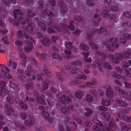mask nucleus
<instances>
[{
    "label": "nucleus",
    "mask_w": 131,
    "mask_h": 131,
    "mask_svg": "<svg viewBox=\"0 0 131 131\" xmlns=\"http://www.w3.org/2000/svg\"><path fill=\"white\" fill-rule=\"evenodd\" d=\"M104 2L105 3L108 4V7L103 8V12L101 13V11L98 9H95L96 12L98 15L99 13L100 15L101 14L105 18L109 17L111 19L116 20L117 17L115 14L112 13L110 14L108 12L111 11H116L118 10L119 9L118 5L114 0H104Z\"/></svg>",
    "instance_id": "nucleus-1"
},
{
    "label": "nucleus",
    "mask_w": 131,
    "mask_h": 131,
    "mask_svg": "<svg viewBox=\"0 0 131 131\" xmlns=\"http://www.w3.org/2000/svg\"><path fill=\"white\" fill-rule=\"evenodd\" d=\"M13 14L14 17L16 18L20 23L18 22H16L14 20H10L11 22L13 25L16 26H19L20 24L24 25L26 24V22H27L29 25L27 26V28L25 29V30L28 33H32L33 30V28L31 25L32 22L29 19V18H28V19H26L25 21L22 18V17L20 16L17 17V15L18 14L20 15H23L24 14L20 9H18L14 10L13 11Z\"/></svg>",
    "instance_id": "nucleus-2"
},
{
    "label": "nucleus",
    "mask_w": 131,
    "mask_h": 131,
    "mask_svg": "<svg viewBox=\"0 0 131 131\" xmlns=\"http://www.w3.org/2000/svg\"><path fill=\"white\" fill-rule=\"evenodd\" d=\"M93 122L99 127L95 125H94L93 127L96 131H111V129L108 126H105V127L103 126V124L97 118H95L93 120Z\"/></svg>",
    "instance_id": "nucleus-3"
},
{
    "label": "nucleus",
    "mask_w": 131,
    "mask_h": 131,
    "mask_svg": "<svg viewBox=\"0 0 131 131\" xmlns=\"http://www.w3.org/2000/svg\"><path fill=\"white\" fill-rule=\"evenodd\" d=\"M115 56L117 58H115L114 57L113 60H111L115 63L119 64V61L123 59H129L131 58V53L128 52L121 53H117L115 54Z\"/></svg>",
    "instance_id": "nucleus-4"
},
{
    "label": "nucleus",
    "mask_w": 131,
    "mask_h": 131,
    "mask_svg": "<svg viewBox=\"0 0 131 131\" xmlns=\"http://www.w3.org/2000/svg\"><path fill=\"white\" fill-rule=\"evenodd\" d=\"M118 40V38H117L113 37L109 40V42L113 43L111 45L107 44L104 41L102 42V44L103 46H106L107 47L109 51H114V47L118 48L119 47V45L117 44Z\"/></svg>",
    "instance_id": "nucleus-5"
},
{
    "label": "nucleus",
    "mask_w": 131,
    "mask_h": 131,
    "mask_svg": "<svg viewBox=\"0 0 131 131\" xmlns=\"http://www.w3.org/2000/svg\"><path fill=\"white\" fill-rule=\"evenodd\" d=\"M101 34L103 33L104 36H109L110 35V32L106 31V29L105 28H102L99 30L93 29L90 32L87 33V36L89 37L92 38L93 37L94 33Z\"/></svg>",
    "instance_id": "nucleus-6"
},
{
    "label": "nucleus",
    "mask_w": 131,
    "mask_h": 131,
    "mask_svg": "<svg viewBox=\"0 0 131 131\" xmlns=\"http://www.w3.org/2000/svg\"><path fill=\"white\" fill-rule=\"evenodd\" d=\"M131 26V24L129 22L123 23L121 25V27L123 28V31H120L121 34H123L124 37L127 39H129L131 38V35L128 34L127 29V28Z\"/></svg>",
    "instance_id": "nucleus-7"
},
{
    "label": "nucleus",
    "mask_w": 131,
    "mask_h": 131,
    "mask_svg": "<svg viewBox=\"0 0 131 131\" xmlns=\"http://www.w3.org/2000/svg\"><path fill=\"white\" fill-rule=\"evenodd\" d=\"M37 71L36 70H34L32 68L31 65L30 64L28 65L27 66V70L25 71V73L26 75L29 77H31V79L33 80L36 79V74Z\"/></svg>",
    "instance_id": "nucleus-8"
},
{
    "label": "nucleus",
    "mask_w": 131,
    "mask_h": 131,
    "mask_svg": "<svg viewBox=\"0 0 131 131\" xmlns=\"http://www.w3.org/2000/svg\"><path fill=\"white\" fill-rule=\"evenodd\" d=\"M101 114L104 117L105 119L109 123V126L111 128H113L114 129H116V128L117 127V126L115 124V122H113V120H112L110 118V114L108 112H105L102 113Z\"/></svg>",
    "instance_id": "nucleus-9"
},
{
    "label": "nucleus",
    "mask_w": 131,
    "mask_h": 131,
    "mask_svg": "<svg viewBox=\"0 0 131 131\" xmlns=\"http://www.w3.org/2000/svg\"><path fill=\"white\" fill-rule=\"evenodd\" d=\"M95 63L98 65V68L100 71L101 72H103V71L102 68L104 67L110 70L112 69V67L108 63H105L103 65L102 61L101 59H99L96 60L95 61Z\"/></svg>",
    "instance_id": "nucleus-10"
},
{
    "label": "nucleus",
    "mask_w": 131,
    "mask_h": 131,
    "mask_svg": "<svg viewBox=\"0 0 131 131\" xmlns=\"http://www.w3.org/2000/svg\"><path fill=\"white\" fill-rule=\"evenodd\" d=\"M47 24L50 27L55 29L56 31L59 32L61 31L62 32H64L66 30V25L65 24H61L58 27H57L55 24L52 23H47Z\"/></svg>",
    "instance_id": "nucleus-11"
},
{
    "label": "nucleus",
    "mask_w": 131,
    "mask_h": 131,
    "mask_svg": "<svg viewBox=\"0 0 131 131\" xmlns=\"http://www.w3.org/2000/svg\"><path fill=\"white\" fill-rule=\"evenodd\" d=\"M37 36L41 40V42L45 45L47 46H49L51 43V41L46 37L43 36L40 33L38 32L37 33Z\"/></svg>",
    "instance_id": "nucleus-12"
},
{
    "label": "nucleus",
    "mask_w": 131,
    "mask_h": 131,
    "mask_svg": "<svg viewBox=\"0 0 131 131\" xmlns=\"http://www.w3.org/2000/svg\"><path fill=\"white\" fill-rule=\"evenodd\" d=\"M115 89L117 90L119 93V95L121 97V99H123L124 97L129 100H131V97L128 95L127 92L121 90L119 87L115 86Z\"/></svg>",
    "instance_id": "nucleus-13"
},
{
    "label": "nucleus",
    "mask_w": 131,
    "mask_h": 131,
    "mask_svg": "<svg viewBox=\"0 0 131 131\" xmlns=\"http://www.w3.org/2000/svg\"><path fill=\"white\" fill-rule=\"evenodd\" d=\"M6 85L4 81L0 83V96L5 97L9 93V91L5 88Z\"/></svg>",
    "instance_id": "nucleus-14"
},
{
    "label": "nucleus",
    "mask_w": 131,
    "mask_h": 131,
    "mask_svg": "<svg viewBox=\"0 0 131 131\" xmlns=\"http://www.w3.org/2000/svg\"><path fill=\"white\" fill-rule=\"evenodd\" d=\"M95 54L97 56L101 55L102 58L104 59L110 58L111 60H113L114 58V56L113 54H107L103 53L101 54L100 52L97 51L95 52Z\"/></svg>",
    "instance_id": "nucleus-15"
},
{
    "label": "nucleus",
    "mask_w": 131,
    "mask_h": 131,
    "mask_svg": "<svg viewBox=\"0 0 131 131\" xmlns=\"http://www.w3.org/2000/svg\"><path fill=\"white\" fill-rule=\"evenodd\" d=\"M118 117L121 120H124L127 123H131V117H129L126 115H123L121 113H119L118 114Z\"/></svg>",
    "instance_id": "nucleus-16"
},
{
    "label": "nucleus",
    "mask_w": 131,
    "mask_h": 131,
    "mask_svg": "<svg viewBox=\"0 0 131 131\" xmlns=\"http://www.w3.org/2000/svg\"><path fill=\"white\" fill-rule=\"evenodd\" d=\"M5 106L6 113L8 115H11L14 111L13 109L8 104H6Z\"/></svg>",
    "instance_id": "nucleus-17"
},
{
    "label": "nucleus",
    "mask_w": 131,
    "mask_h": 131,
    "mask_svg": "<svg viewBox=\"0 0 131 131\" xmlns=\"http://www.w3.org/2000/svg\"><path fill=\"white\" fill-rule=\"evenodd\" d=\"M119 125L121 126L122 130L124 131H131V128L126 125L125 123L122 122H119Z\"/></svg>",
    "instance_id": "nucleus-18"
},
{
    "label": "nucleus",
    "mask_w": 131,
    "mask_h": 131,
    "mask_svg": "<svg viewBox=\"0 0 131 131\" xmlns=\"http://www.w3.org/2000/svg\"><path fill=\"white\" fill-rule=\"evenodd\" d=\"M116 103L117 106H121L126 107L127 105V103L126 102L119 99L116 100Z\"/></svg>",
    "instance_id": "nucleus-19"
},
{
    "label": "nucleus",
    "mask_w": 131,
    "mask_h": 131,
    "mask_svg": "<svg viewBox=\"0 0 131 131\" xmlns=\"http://www.w3.org/2000/svg\"><path fill=\"white\" fill-rule=\"evenodd\" d=\"M27 45L25 46L24 48L26 52H28L31 51L33 48V46L32 44H29L28 41H26Z\"/></svg>",
    "instance_id": "nucleus-20"
},
{
    "label": "nucleus",
    "mask_w": 131,
    "mask_h": 131,
    "mask_svg": "<svg viewBox=\"0 0 131 131\" xmlns=\"http://www.w3.org/2000/svg\"><path fill=\"white\" fill-rule=\"evenodd\" d=\"M72 43L71 42H66V48L69 50H72L74 52H76L77 51V49L72 46Z\"/></svg>",
    "instance_id": "nucleus-21"
},
{
    "label": "nucleus",
    "mask_w": 131,
    "mask_h": 131,
    "mask_svg": "<svg viewBox=\"0 0 131 131\" xmlns=\"http://www.w3.org/2000/svg\"><path fill=\"white\" fill-rule=\"evenodd\" d=\"M43 72L48 77H51L52 76L51 72L48 70V68L46 67H44V69Z\"/></svg>",
    "instance_id": "nucleus-22"
},
{
    "label": "nucleus",
    "mask_w": 131,
    "mask_h": 131,
    "mask_svg": "<svg viewBox=\"0 0 131 131\" xmlns=\"http://www.w3.org/2000/svg\"><path fill=\"white\" fill-rule=\"evenodd\" d=\"M37 102L38 104H41L43 105H46V102L40 96H37L36 97Z\"/></svg>",
    "instance_id": "nucleus-23"
},
{
    "label": "nucleus",
    "mask_w": 131,
    "mask_h": 131,
    "mask_svg": "<svg viewBox=\"0 0 131 131\" xmlns=\"http://www.w3.org/2000/svg\"><path fill=\"white\" fill-rule=\"evenodd\" d=\"M56 95L58 98L60 99V101L63 103H64L66 102V97L65 96H62L60 93H58V95Z\"/></svg>",
    "instance_id": "nucleus-24"
},
{
    "label": "nucleus",
    "mask_w": 131,
    "mask_h": 131,
    "mask_svg": "<svg viewBox=\"0 0 131 131\" xmlns=\"http://www.w3.org/2000/svg\"><path fill=\"white\" fill-rule=\"evenodd\" d=\"M36 56L39 57L41 61L45 60L46 59V55L45 54L37 53Z\"/></svg>",
    "instance_id": "nucleus-25"
},
{
    "label": "nucleus",
    "mask_w": 131,
    "mask_h": 131,
    "mask_svg": "<svg viewBox=\"0 0 131 131\" xmlns=\"http://www.w3.org/2000/svg\"><path fill=\"white\" fill-rule=\"evenodd\" d=\"M106 96L110 98L112 97L114 95L113 92L111 89L106 90Z\"/></svg>",
    "instance_id": "nucleus-26"
},
{
    "label": "nucleus",
    "mask_w": 131,
    "mask_h": 131,
    "mask_svg": "<svg viewBox=\"0 0 131 131\" xmlns=\"http://www.w3.org/2000/svg\"><path fill=\"white\" fill-rule=\"evenodd\" d=\"M82 54L83 55L84 58L86 59L85 60V62L86 63H90L91 62V59H86L88 58V57L89 56V53L88 52H83Z\"/></svg>",
    "instance_id": "nucleus-27"
},
{
    "label": "nucleus",
    "mask_w": 131,
    "mask_h": 131,
    "mask_svg": "<svg viewBox=\"0 0 131 131\" xmlns=\"http://www.w3.org/2000/svg\"><path fill=\"white\" fill-rule=\"evenodd\" d=\"M94 17L95 18H97L98 19V21L97 22L94 21L93 22V27H97L98 26L99 22L100 21V19L99 17H98V16L97 14L94 15Z\"/></svg>",
    "instance_id": "nucleus-28"
},
{
    "label": "nucleus",
    "mask_w": 131,
    "mask_h": 131,
    "mask_svg": "<svg viewBox=\"0 0 131 131\" xmlns=\"http://www.w3.org/2000/svg\"><path fill=\"white\" fill-rule=\"evenodd\" d=\"M9 85L10 89H12L14 91L17 90V86L16 85L11 81L9 82Z\"/></svg>",
    "instance_id": "nucleus-29"
},
{
    "label": "nucleus",
    "mask_w": 131,
    "mask_h": 131,
    "mask_svg": "<svg viewBox=\"0 0 131 131\" xmlns=\"http://www.w3.org/2000/svg\"><path fill=\"white\" fill-rule=\"evenodd\" d=\"M83 93L81 91H78L75 93L76 97L78 99H80L83 95Z\"/></svg>",
    "instance_id": "nucleus-30"
},
{
    "label": "nucleus",
    "mask_w": 131,
    "mask_h": 131,
    "mask_svg": "<svg viewBox=\"0 0 131 131\" xmlns=\"http://www.w3.org/2000/svg\"><path fill=\"white\" fill-rule=\"evenodd\" d=\"M62 3L61 2H59V4L60 6H61L60 8V12L61 14L64 13H65V8L63 7L65 6V4L64 3H63L62 4H61Z\"/></svg>",
    "instance_id": "nucleus-31"
},
{
    "label": "nucleus",
    "mask_w": 131,
    "mask_h": 131,
    "mask_svg": "<svg viewBox=\"0 0 131 131\" xmlns=\"http://www.w3.org/2000/svg\"><path fill=\"white\" fill-rule=\"evenodd\" d=\"M74 18L75 20L79 22H82L83 21V17L81 15L75 16L74 17Z\"/></svg>",
    "instance_id": "nucleus-32"
},
{
    "label": "nucleus",
    "mask_w": 131,
    "mask_h": 131,
    "mask_svg": "<svg viewBox=\"0 0 131 131\" xmlns=\"http://www.w3.org/2000/svg\"><path fill=\"white\" fill-rule=\"evenodd\" d=\"M44 13L45 15H47L49 17H53L54 16V14L48 9H46Z\"/></svg>",
    "instance_id": "nucleus-33"
},
{
    "label": "nucleus",
    "mask_w": 131,
    "mask_h": 131,
    "mask_svg": "<svg viewBox=\"0 0 131 131\" xmlns=\"http://www.w3.org/2000/svg\"><path fill=\"white\" fill-rule=\"evenodd\" d=\"M1 71L2 73L8 79H10L12 78V77L11 75L9 74L8 73H7L5 71L2 70Z\"/></svg>",
    "instance_id": "nucleus-34"
},
{
    "label": "nucleus",
    "mask_w": 131,
    "mask_h": 131,
    "mask_svg": "<svg viewBox=\"0 0 131 131\" xmlns=\"http://www.w3.org/2000/svg\"><path fill=\"white\" fill-rule=\"evenodd\" d=\"M72 52L71 51L66 50V58L69 59L73 58L74 56L71 55Z\"/></svg>",
    "instance_id": "nucleus-35"
},
{
    "label": "nucleus",
    "mask_w": 131,
    "mask_h": 131,
    "mask_svg": "<svg viewBox=\"0 0 131 131\" xmlns=\"http://www.w3.org/2000/svg\"><path fill=\"white\" fill-rule=\"evenodd\" d=\"M25 125L28 126H30L34 124V122L29 120H26L25 121Z\"/></svg>",
    "instance_id": "nucleus-36"
},
{
    "label": "nucleus",
    "mask_w": 131,
    "mask_h": 131,
    "mask_svg": "<svg viewBox=\"0 0 131 131\" xmlns=\"http://www.w3.org/2000/svg\"><path fill=\"white\" fill-rule=\"evenodd\" d=\"M85 110L88 112L84 113L85 115L87 116H89L91 115H92L93 114V112L90 109L88 108H85Z\"/></svg>",
    "instance_id": "nucleus-37"
},
{
    "label": "nucleus",
    "mask_w": 131,
    "mask_h": 131,
    "mask_svg": "<svg viewBox=\"0 0 131 131\" xmlns=\"http://www.w3.org/2000/svg\"><path fill=\"white\" fill-rule=\"evenodd\" d=\"M86 100L89 102H91L94 100L93 97L90 94L86 95Z\"/></svg>",
    "instance_id": "nucleus-38"
},
{
    "label": "nucleus",
    "mask_w": 131,
    "mask_h": 131,
    "mask_svg": "<svg viewBox=\"0 0 131 131\" xmlns=\"http://www.w3.org/2000/svg\"><path fill=\"white\" fill-rule=\"evenodd\" d=\"M111 74L113 77L117 79H119L121 78V75L117 72L112 71L111 72Z\"/></svg>",
    "instance_id": "nucleus-39"
},
{
    "label": "nucleus",
    "mask_w": 131,
    "mask_h": 131,
    "mask_svg": "<svg viewBox=\"0 0 131 131\" xmlns=\"http://www.w3.org/2000/svg\"><path fill=\"white\" fill-rule=\"evenodd\" d=\"M101 103L102 105L107 106H108L110 104V101L107 100H102Z\"/></svg>",
    "instance_id": "nucleus-40"
},
{
    "label": "nucleus",
    "mask_w": 131,
    "mask_h": 131,
    "mask_svg": "<svg viewBox=\"0 0 131 131\" xmlns=\"http://www.w3.org/2000/svg\"><path fill=\"white\" fill-rule=\"evenodd\" d=\"M39 26L44 31H46L47 29V27L45 24L42 23H40L38 24Z\"/></svg>",
    "instance_id": "nucleus-41"
},
{
    "label": "nucleus",
    "mask_w": 131,
    "mask_h": 131,
    "mask_svg": "<svg viewBox=\"0 0 131 131\" xmlns=\"http://www.w3.org/2000/svg\"><path fill=\"white\" fill-rule=\"evenodd\" d=\"M75 78L85 80L86 79V77L82 74H78L75 76Z\"/></svg>",
    "instance_id": "nucleus-42"
},
{
    "label": "nucleus",
    "mask_w": 131,
    "mask_h": 131,
    "mask_svg": "<svg viewBox=\"0 0 131 131\" xmlns=\"http://www.w3.org/2000/svg\"><path fill=\"white\" fill-rule=\"evenodd\" d=\"M80 47L81 49L84 51H87L89 49L88 46L84 43H81Z\"/></svg>",
    "instance_id": "nucleus-43"
},
{
    "label": "nucleus",
    "mask_w": 131,
    "mask_h": 131,
    "mask_svg": "<svg viewBox=\"0 0 131 131\" xmlns=\"http://www.w3.org/2000/svg\"><path fill=\"white\" fill-rule=\"evenodd\" d=\"M14 125L18 128L22 129H25V127L20 123L15 122L14 123Z\"/></svg>",
    "instance_id": "nucleus-44"
},
{
    "label": "nucleus",
    "mask_w": 131,
    "mask_h": 131,
    "mask_svg": "<svg viewBox=\"0 0 131 131\" xmlns=\"http://www.w3.org/2000/svg\"><path fill=\"white\" fill-rule=\"evenodd\" d=\"M89 45L90 46L92 47L93 49H94L96 50H97L98 47L96 45L94 44L91 41H90L89 43Z\"/></svg>",
    "instance_id": "nucleus-45"
},
{
    "label": "nucleus",
    "mask_w": 131,
    "mask_h": 131,
    "mask_svg": "<svg viewBox=\"0 0 131 131\" xmlns=\"http://www.w3.org/2000/svg\"><path fill=\"white\" fill-rule=\"evenodd\" d=\"M51 55L53 58L59 60H61L62 59L61 57L56 53H52Z\"/></svg>",
    "instance_id": "nucleus-46"
},
{
    "label": "nucleus",
    "mask_w": 131,
    "mask_h": 131,
    "mask_svg": "<svg viewBox=\"0 0 131 131\" xmlns=\"http://www.w3.org/2000/svg\"><path fill=\"white\" fill-rule=\"evenodd\" d=\"M71 64L72 65L77 66L78 65L81 66L82 64V63L80 61H78L76 62H71Z\"/></svg>",
    "instance_id": "nucleus-47"
},
{
    "label": "nucleus",
    "mask_w": 131,
    "mask_h": 131,
    "mask_svg": "<svg viewBox=\"0 0 131 131\" xmlns=\"http://www.w3.org/2000/svg\"><path fill=\"white\" fill-rule=\"evenodd\" d=\"M38 7L41 10L43 9V4L42 1H40L38 3Z\"/></svg>",
    "instance_id": "nucleus-48"
},
{
    "label": "nucleus",
    "mask_w": 131,
    "mask_h": 131,
    "mask_svg": "<svg viewBox=\"0 0 131 131\" xmlns=\"http://www.w3.org/2000/svg\"><path fill=\"white\" fill-rule=\"evenodd\" d=\"M86 4L88 6H93L95 4L92 1L88 0L86 2Z\"/></svg>",
    "instance_id": "nucleus-49"
},
{
    "label": "nucleus",
    "mask_w": 131,
    "mask_h": 131,
    "mask_svg": "<svg viewBox=\"0 0 131 131\" xmlns=\"http://www.w3.org/2000/svg\"><path fill=\"white\" fill-rule=\"evenodd\" d=\"M33 86V85L32 83H27L26 85V87L27 90L28 91L30 89H32Z\"/></svg>",
    "instance_id": "nucleus-50"
},
{
    "label": "nucleus",
    "mask_w": 131,
    "mask_h": 131,
    "mask_svg": "<svg viewBox=\"0 0 131 131\" xmlns=\"http://www.w3.org/2000/svg\"><path fill=\"white\" fill-rule=\"evenodd\" d=\"M42 82H44V84L42 85L43 90L44 91L47 89L48 88V84L44 81H42Z\"/></svg>",
    "instance_id": "nucleus-51"
},
{
    "label": "nucleus",
    "mask_w": 131,
    "mask_h": 131,
    "mask_svg": "<svg viewBox=\"0 0 131 131\" xmlns=\"http://www.w3.org/2000/svg\"><path fill=\"white\" fill-rule=\"evenodd\" d=\"M26 3L28 5L30 6L32 5L33 3V0H24Z\"/></svg>",
    "instance_id": "nucleus-52"
},
{
    "label": "nucleus",
    "mask_w": 131,
    "mask_h": 131,
    "mask_svg": "<svg viewBox=\"0 0 131 131\" xmlns=\"http://www.w3.org/2000/svg\"><path fill=\"white\" fill-rule=\"evenodd\" d=\"M15 101L17 103H18L19 105H21L23 103V102L20 101L18 97H13Z\"/></svg>",
    "instance_id": "nucleus-53"
},
{
    "label": "nucleus",
    "mask_w": 131,
    "mask_h": 131,
    "mask_svg": "<svg viewBox=\"0 0 131 131\" xmlns=\"http://www.w3.org/2000/svg\"><path fill=\"white\" fill-rule=\"evenodd\" d=\"M6 99L7 102L9 103L12 104L13 103V99L9 96L6 97Z\"/></svg>",
    "instance_id": "nucleus-54"
},
{
    "label": "nucleus",
    "mask_w": 131,
    "mask_h": 131,
    "mask_svg": "<svg viewBox=\"0 0 131 131\" xmlns=\"http://www.w3.org/2000/svg\"><path fill=\"white\" fill-rule=\"evenodd\" d=\"M98 108L99 110L101 111H105L107 110V109L106 107L102 106H99Z\"/></svg>",
    "instance_id": "nucleus-55"
},
{
    "label": "nucleus",
    "mask_w": 131,
    "mask_h": 131,
    "mask_svg": "<svg viewBox=\"0 0 131 131\" xmlns=\"http://www.w3.org/2000/svg\"><path fill=\"white\" fill-rule=\"evenodd\" d=\"M27 14L28 16L30 17H32L35 16V14L33 13L30 9H28Z\"/></svg>",
    "instance_id": "nucleus-56"
},
{
    "label": "nucleus",
    "mask_w": 131,
    "mask_h": 131,
    "mask_svg": "<svg viewBox=\"0 0 131 131\" xmlns=\"http://www.w3.org/2000/svg\"><path fill=\"white\" fill-rule=\"evenodd\" d=\"M29 60L33 64H35V65H37V62L36 60L33 57L30 58H29Z\"/></svg>",
    "instance_id": "nucleus-57"
},
{
    "label": "nucleus",
    "mask_w": 131,
    "mask_h": 131,
    "mask_svg": "<svg viewBox=\"0 0 131 131\" xmlns=\"http://www.w3.org/2000/svg\"><path fill=\"white\" fill-rule=\"evenodd\" d=\"M42 114L46 119H47L49 117V114L47 112H45L44 111H43L42 112Z\"/></svg>",
    "instance_id": "nucleus-58"
},
{
    "label": "nucleus",
    "mask_w": 131,
    "mask_h": 131,
    "mask_svg": "<svg viewBox=\"0 0 131 131\" xmlns=\"http://www.w3.org/2000/svg\"><path fill=\"white\" fill-rule=\"evenodd\" d=\"M18 79L21 81H25L26 80V78L24 76L21 75L18 77Z\"/></svg>",
    "instance_id": "nucleus-59"
},
{
    "label": "nucleus",
    "mask_w": 131,
    "mask_h": 131,
    "mask_svg": "<svg viewBox=\"0 0 131 131\" xmlns=\"http://www.w3.org/2000/svg\"><path fill=\"white\" fill-rule=\"evenodd\" d=\"M29 97L28 96H27L26 98V101H27L28 100V102H30L31 101L34 102L36 101V99L35 97L34 98H30L28 99Z\"/></svg>",
    "instance_id": "nucleus-60"
},
{
    "label": "nucleus",
    "mask_w": 131,
    "mask_h": 131,
    "mask_svg": "<svg viewBox=\"0 0 131 131\" xmlns=\"http://www.w3.org/2000/svg\"><path fill=\"white\" fill-rule=\"evenodd\" d=\"M20 116L21 118L23 119H26L27 117L26 114L24 113H21L20 114Z\"/></svg>",
    "instance_id": "nucleus-61"
},
{
    "label": "nucleus",
    "mask_w": 131,
    "mask_h": 131,
    "mask_svg": "<svg viewBox=\"0 0 131 131\" xmlns=\"http://www.w3.org/2000/svg\"><path fill=\"white\" fill-rule=\"evenodd\" d=\"M17 37L19 38L21 37H22L23 36V34L22 33V32L21 30H19L17 32Z\"/></svg>",
    "instance_id": "nucleus-62"
},
{
    "label": "nucleus",
    "mask_w": 131,
    "mask_h": 131,
    "mask_svg": "<svg viewBox=\"0 0 131 131\" xmlns=\"http://www.w3.org/2000/svg\"><path fill=\"white\" fill-rule=\"evenodd\" d=\"M20 106L21 108L24 110L27 109L28 107V105L23 103L21 105H19Z\"/></svg>",
    "instance_id": "nucleus-63"
},
{
    "label": "nucleus",
    "mask_w": 131,
    "mask_h": 131,
    "mask_svg": "<svg viewBox=\"0 0 131 131\" xmlns=\"http://www.w3.org/2000/svg\"><path fill=\"white\" fill-rule=\"evenodd\" d=\"M4 1V5L5 6L9 7V5L10 4V2L9 0H3Z\"/></svg>",
    "instance_id": "nucleus-64"
}]
</instances>
